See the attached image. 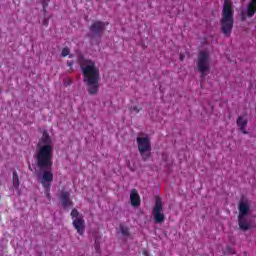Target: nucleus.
Listing matches in <instances>:
<instances>
[{
	"label": "nucleus",
	"mask_w": 256,
	"mask_h": 256,
	"mask_svg": "<svg viewBox=\"0 0 256 256\" xmlns=\"http://www.w3.org/2000/svg\"><path fill=\"white\" fill-rule=\"evenodd\" d=\"M36 165L42 171L40 183L44 188L45 195L51 201V183H53V139L45 130L39 139L34 155Z\"/></svg>",
	"instance_id": "nucleus-1"
},
{
	"label": "nucleus",
	"mask_w": 256,
	"mask_h": 256,
	"mask_svg": "<svg viewBox=\"0 0 256 256\" xmlns=\"http://www.w3.org/2000/svg\"><path fill=\"white\" fill-rule=\"evenodd\" d=\"M78 63L84 77V83H86L87 91L89 95H97L99 93V81L101 74L99 68L95 65V61L91 59H85L83 56L78 57Z\"/></svg>",
	"instance_id": "nucleus-2"
},
{
	"label": "nucleus",
	"mask_w": 256,
	"mask_h": 256,
	"mask_svg": "<svg viewBox=\"0 0 256 256\" xmlns=\"http://www.w3.org/2000/svg\"><path fill=\"white\" fill-rule=\"evenodd\" d=\"M234 15L233 2L231 0H224L220 27L225 37H231V33H233V25H235Z\"/></svg>",
	"instance_id": "nucleus-3"
},
{
	"label": "nucleus",
	"mask_w": 256,
	"mask_h": 256,
	"mask_svg": "<svg viewBox=\"0 0 256 256\" xmlns=\"http://www.w3.org/2000/svg\"><path fill=\"white\" fill-rule=\"evenodd\" d=\"M238 225L241 231H249L251 229V223L247 221V215H249V211H251V203L249 200L241 199L238 204Z\"/></svg>",
	"instance_id": "nucleus-4"
},
{
	"label": "nucleus",
	"mask_w": 256,
	"mask_h": 256,
	"mask_svg": "<svg viewBox=\"0 0 256 256\" xmlns=\"http://www.w3.org/2000/svg\"><path fill=\"white\" fill-rule=\"evenodd\" d=\"M136 143L142 161H149L151 159V139L149 137H137Z\"/></svg>",
	"instance_id": "nucleus-5"
},
{
	"label": "nucleus",
	"mask_w": 256,
	"mask_h": 256,
	"mask_svg": "<svg viewBox=\"0 0 256 256\" xmlns=\"http://www.w3.org/2000/svg\"><path fill=\"white\" fill-rule=\"evenodd\" d=\"M196 65L200 73V78L205 79L207 73L211 71V66L209 64V53L205 51H200L198 53V60L196 62Z\"/></svg>",
	"instance_id": "nucleus-6"
},
{
	"label": "nucleus",
	"mask_w": 256,
	"mask_h": 256,
	"mask_svg": "<svg viewBox=\"0 0 256 256\" xmlns=\"http://www.w3.org/2000/svg\"><path fill=\"white\" fill-rule=\"evenodd\" d=\"M152 215L154 217L155 223L165 222V213H163V200L159 196H156L155 198V205L152 209Z\"/></svg>",
	"instance_id": "nucleus-7"
},
{
	"label": "nucleus",
	"mask_w": 256,
	"mask_h": 256,
	"mask_svg": "<svg viewBox=\"0 0 256 256\" xmlns=\"http://www.w3.org/2000/svg\"><path fill=\"white\" fill-rule=\"evenodd\" d=\"M70 215L72 218H75L72 222L74 229H76L78 234L83 235L85 233V219L83 216L79 217V211L75 208L72 209Z\"/></svg>",
	"instance_id": "nucleus-8"
},
{
	"label": "nucleus",
	"mask_w": 256,
	"mask_h": 256,
	"mask_svg": "<svg viewBox=\"0 0 256 256\" xmlns=\"http://www.w3.org/2000/svg\"><path fill=\"white\" fill-rule=\"evenodd\" d=\"M109 25L108 22H103L100 20L94 21L90 26V31L93 33L96 37H101L103 33L105 32V28Z\"/></svg>",
	"instance_id": "nucleus-9"
},
{
	"label": "nucleus",
	"mask_w": 256,
	"mask_h": 256,
	"mask_svg": "<svg viewBox=\"0 0 256 256\" xmlns=\"http://www.w3.org/2000/svg\"><path fill=\"white\" fill-rule=\"evenodd\" d=\"M236 125L239 128V131L243 133V135H248L249 132L246 130L247 125H249V121H247V118L243 116H238L236 119Z\"/></svg>",
	"instance_id": "nucleus-10"
},
{
	"label": "nucleus",
	"mask_w": 256,
	"mask_h": 256,
	"mask_svg": "<svg viewBox=\"0 0 256 256\" xmlns=\"http://www.w3.org/2000/svg\"><path fill=\"white\" fill-rule=\"evenodd\" d=\"M130 203L132 207H139L141 205V196L137 189H133L130 193Z\"/></svg>",
	"instance_id": "nucleus-11"
},
{
	"label": "nucleus",
	"mask_w": 256,
	"mask_h": 256,
	"mask_svg": "<svg viewBox=\"0 0 256 256\" xmlns=\"http://www.w3.org/2000/svg\"><path fill=\"white\" fill-rule=\"evenodd\" d=\"M70 197L71 194L69 193V191H62L60 199L62 206L64 208L71 207V205H73V202L70 200Z\"/></svg>",
	"instance_id": "nucleus-12"
},
{
	"label": "nucleus",
	"mask_w": 256,
	"mask_h": 256,
	"mask_svg": "<svg viewBox=\"0 0 256 256\" xmlns=\"http://www.w3.org/2000/svg\"><path fill=\"white\" fill-rule=\"evenodd\" d=\"M256 13V0H250L246 8V15L251 19V17H255Z\"/></svg>",
	"instance_id": "nucleus-13"
},
{
	"label": "nucleus",
	"mask_w": 256,
	"mask_h": 256,
	"mask_svg": "<svg viewBox=\"0 0 256 256\" xmlns=\"http://www.w3.org/2000/svg\"><path fill=\"white\" fill-rule=\"evenodd\" d=\"M12 183L15 189H19V174H17V171L13 172Z\"/></svg>",
	"instance_id": "nucleus-14"
},
{
	"label": "nucleus",
	"mask_w": 256,
	"mask_h": 256,
	"mask_svg": "<svg viewBox=\"0 0 256 256\" xmlns=\"http://www.w3.org/2000/svg\"><path fill=\"white\" fill-rule=\"evenodd\" d=\"M120 232L122 233V235L124 237H130L131 236V232L129 231V227H127V226L120 225Z\"/></svg>",
	"instance_id": "nucleus-15"
},
{
	"label": "nucleus",
	"mask_w": 256,
	"mask_h": 256,
	"mask_svg": "<svg viewBox=\"0 0 256 256\" xmlns=\"http://www.w3.org/2000/svg\"><path fill=\"white\" fill-rule=\"evenodd\" d=\"M40 3L42 5L44 13H47V8L49 7V3H51V0H40Z\"/></svg>",
	"instance_id": "nucleus-16"
},
{
	"label": "nucleus",
	"mask_w": 256,
	"mask_h": 256,
	"mask_svg": "<svg viewBox=\"0 0 256 256\" xmlns=\"http://www.w3.org/2000/svg\"><path fill=\"white\" fill-rule=\"evenodd\" d=\"M224 255H235V249L228 245L224 251Z\"/></svg>",
	"instance_id": "nucleus-17"
},
{
	"label": "nucleus",
	"mask_w": 256,
	"mask_h": 256,
	"mask_svg": "<svg viewBox=\"0 0 256 256\" xmlns=\"http://www.w3.org/2000/svg\"><path fill=\"white\" fill-rule=\"evenodd\" d=\"M69 53H71V50L68 47H65L62 49V57H67V55H69Z\"/></svg>",
	"instance_id": "nucleus-18"
},
{
	"label": "nucleus",
	"mask_w": 256,
	"mask_h": 256,
	"mask_svg": "<svg viewBox=\"0 0 256 256\" xmlns=\"http://www.w3.org/2000/svg\"><path fill=\"white\" fill-rule=\"evenodd\" d=\"M94 248L96 253H101V244L99 243V241H95Z\"/></svg>",
	"instance_id": "nucleus-19"
},
{
	"label": "nucleus",
	"mask_w": 256,
	"mask_h": 256,
	"mask_svg": "<svg viewBox=\"0 0 256 256\" xmlns=\"http://www.w3.org/2000/svg\"><path fill=\"white\" fill-rule=\"evenodd\" d=\"M141 109H143V108H139V107H137V106H132L131 108H130V111H131V113H139V111H141Z\"/></svg>",
	"instance_id": "nucleus-20"
},
{
	"label": "nucleus",
	"mask_w": 256,
	"mask_h": 256,
	"mask_svg": "<svg viewBox=\"0 0 256 256\" xmlns=\"http://www.w3.org/2000/svg\"><path fill=\"white\" fill-rule=\"evenodd\" d=\"M71 83H73V80H71V79H68V80L64 81V85L66 87H69V85H71Z\"/></svg>",
	"instance_id": "nucleus-21"
},
{
	"label": "nucleus",
	"mask_w": 256,
	"mask_h": 256,
	"mask_svg": "<svg viewBox=\"0 0 256 256\" xmlns=\"http://www.w3.org/2000/svg\"><path fill=\"white\" fill-rule=\"evenodd\" d=\"M168 157L169 156L166 153H163L162 154V161H167Z\"/></svg>",
	"instance_id": "nucleus-22"
},
{
	"label": "nucleus",
	"mask_w": 256,
	"mask_h": 256,
	"mask_svg": "<svg viewBox=\"0 0 256 256\" xmlns=\"http://www.w3.org/2000/svg\"><path fill=\"white\" fill-rule=\"evenodd\" d=\"M43 25H45V27H47V26L49 25V20L44 19V21H43Z\"/></svg>",
	"instance_id": "nucleus-23"
},
{
	"label": "nucleus",
	"mask_w": 256,
	"mask_h": 256,
	"mask_svg": "<svg viewBox=\"0 0 256 256\" xmlns=\"http://www.w3.org/2000/svg\"><path fill=\"white\" fill-rule=\"evenodd\" d=\"M68 67H73V61H67Z\"/></svg>",
	"instance_id": "nucleus-24"
},
{
	"label": "nucleus",
	"mask_w": 256,
	"mask_h": 256,
	"mask_svg": "<svg viewBox=\"0 0 256 256\" xmlns=\"http://www.w3.org/2000/svg\"><path fill=\"white\" fill-rule=\"evenodd\" d=\"M246 19H247V17H245V15H242V16H241V20H242V21H245Z\"/></svg>",
	"instance_id": "nucleus-25"
},
{
	"label": "nucleus",
	"mask_w": 256,
	"mask_h": 256,
	"mask_svg": "<svg viewBox=\"0 0 256 256\" xmlns=\"http://www.w3.org/2000/svg\"><path fill=\"white\" fill-rule=\"evenodd\" d=\"M183 59H185V56H183V54L180 55V61H183Z\"/></svg>",
	"instance_id": "nucleus-26"
}]
</instances>
